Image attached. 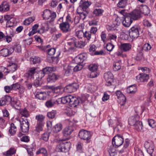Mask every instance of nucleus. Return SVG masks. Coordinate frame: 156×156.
I'll list each match as a JSON object with an SVG mask.
<instances>
[{
    "mask_svg": "<svg viewBox=\"0 0 156 156\" xmlns=\"http://www.w3.org/2000/svg\"><path fill=\"white\" fill-rule=\"evenodd\" d=\"M79 99L76 97L72 95L66 96L55 100L53 99H50L45 103V105L48 108H51L55 104H59L60 103L63 104H68L72 107H75L78 105Z\"/></svg>",
    "mask_w": 156,
    "mask_h": 156,
    "instance_id": "1",
    "label": "nucleus"
},
{
    "mask_svg": "<svg viewBox=\"0 0 156 156\" xmlns=\"http://www.w3.org/2000/svg\"><path fill=\"white\" fill-rule=\"evenodd\" d=\"M71 143L69 142L61 141L57 145L56 150L58 152H66L68 151L71 147Z\"/></svg>",
    "mask_w": 156,
    "mask_h": 156,
    "instance_id": "2",
    "label": "nucleus"
},
{
    "mask_svg": "<svg viewBox=\"0 0 156 156\" xmlns=\"http://www.w3.org/2000/svg\"><path fill=\"white\" fill-rule=\"evenodd\" d=\"M43 18L45 20H48L50 18L49 22H53L56 18V14L55 12H51V10L49 9H45L43 12L42 15Z\"/></svg>",
    "mask_w": 156,
    "mask_h": 156,
    "instance_id": "3",
    "label": "nucleus"
},
{
    "mask_svg": "<svg viewBox=\"0 0 156 156\" xmlns=\"http://www.w3.org/2000/svg\"><path fill=\"white\" fill-rule=\"evenodd\" d=\"M124 138L123 136L118 134L112 139V144L113 145H115V147H118L122 144Z\"/></svg>",
    "mask_w": 156,
    "mask_h": 156,
    "instance_id": "4",
    "label": "nucleus"
},
{
    "mask_svg": "<svg viewBox=\"0 0 156 156\" xmlns=\"http://www.w3.org/2000/svg\"><path fill=\"white\" fill-rule=\"evenodd\" d=\"M140 28L139 27L135 25L130 29L129 30V35L130 37L133 39H136L139 36V32Z\"/></svg>",
    "mask_w": 156,
    "mask_h": 156,
    "instance_id": "5",
    "label": "nucleus"
},
{
    "mask_svg": "<svg viewBox=\"0 0 156 156\" xmlns=\"http://www.w3.org/2000/svg\"><path fill=\"white\" fill-rule=\"evenodd\" d=\"M20 122L22 132L24 133H27L29 129V124L27 119H21L20 120Z\"/></svg>",
    "mask_w": 156,
    "mask_h": 156,
    "instance_id": "6",
    "label": "nucleus"
},
{
    "mask_svg": "<svg viewBox=\"0 0 156 156\" xmlns=\"http://www.w3.org/2000/svg\"><path fill=\"white\" fill-rule=\"evenodd\" d=\"M147 152L152 156L154 149V146L153 142L151 141H148L145 142L144 145Z\"/></svg>",
    "mask_w": 156,
    "mask_h": 156,
    "instance_id": "7",
    "label": "nucleus"
},
{
    "mask_svg": "<svg viewBox=\"0 0 156 156\" xmlns=\"http://www.w3.org/2000/svg\"><path fill=\"white\" fill-rule=\"evenodd\" d=\"M79 136L80 138L87 140L90 139L91 136V133L90 131L85 130H82L79 132Z\"/></svg>",
    "mask_w": 156,
    "mask_h": 156,
    "instance_id": "8",
    "label": "nucleus"
},
{
    "mask_svg": "<svg viewBox=\"0 0 156 156\" xmlns=\"http://www.w3.org/2000/svg\"><path fill=\"white\" fill-rule=\"evenodd\" d=\"M104 78L106 81V84L108 86L111 85L113 82V76L112 74L110 72L105 73L104 74Z\"/></svg>",
    "mask_w": 156,
    "mask_h": 156,
    "instance_id": "9",
    "label": "nucleus"
},
{
    "mask_svg": "<svg viewBox=\"0 0 156 156\" xmlns=\"http://www.w3.org/2000/svg\"><path fill=\"white\" fill-rule=\"evenodd\" d=\"M91 3L90 2L85 0H81L79 7L77 9H82L83 11H86L87 9L91 5Z\"/></svg>",
    "mask_w": 156,
    "mask_h": 156,
    "instance_id": "10",
    "label": "nucleus"
},
{
    "mask_svg": "<svg viewBox=\"0 0 156 156\" xmlns=\"http://www.w3.org/2000/svg\"><path fill=\"white\" fill-rule=\"evenodd\" d=\"M78 87V85L76 83L69 84L64 88V90L66 92L72 93L76 90Z\"/></svg>",
    "mask_w": 156,
    "mask_h": 156,
    "instance_id": "11",
    "label": "nucleus"
},
{
    "mask_svg": "<svg viewBox=\"0 0 156 156\" xmlns=\"http://www.w3.org/2000/svg\"><path fill=\"white\" fill-rule=\"evenodd\" d=\"M37 69V68L35 67L29 68L27 72L24 74V76L30 79L34 78Z\"/></svg>",
    "mask_w": 156,
    "mask_h": 156,
    "instance_id": "12",
    "label": "nucleus"
},
{
    "mask_svg": "<svg viewBox=\"0 0 156 156\" xmlns=\"http://www.w3.org/2000/svg\"><path fill=\"white\" fill-rule=\"evenodd\" d=\"M72 64H66L63 65L65 75L68 76L71 74L73 72V66Z\"/></svg>",
    "mask_w": 156,
    "mask_h": 156,
    "instance_id": "13",
    "label": "nucleus"
},
{
    "mask_svg": "<svg viewBox=\"0 0 156 156\" xmlns=\"http://www.w3.org/2000/svg\"><path fill=\"white\" fill-rule=\"evenodd\" d=\"M141 12L142 11L139 10L134 11L130 13V16L129 17L131 18L132 20H138L141 17Z\"/></svg>",
    "mask_w": 156,
    "mask_h": 156,
    "instance_id": "14",
    "label": "nucleus"
},
{
    "mask_svg": "<svg viewBox=\"0 0 156 156\" xmlns=\"http://www.w3.org/2000/svg\"><path fill=\"white\" fill-rule=\"evenodd\" d=\"M70 24L69 23L62 22L59 24V28L63 33H66L70 30Z\"/></svg>",
    "mask_w": 156,
    "mask_h": 156,
    "instance_id": "15",
    "label": "nucleus"
},
{
    "mask_svg": "<svg viewBox=\"0 0 156 156\" xmlns=\"http://www.w3.org/2000/svg\"><path fill=\"white\" fill-rule=\"evenodd\" d=\"M11 101V97L8 95L5 96L0 99V106H3L9 104Z\"/></svg>",
    "mask_w": 156,
    "mask_h": 156,
    "instance_id": "16",
    "label": "nucleus"
},
{
    "mask_svg": "<svg viewBox=\"0 0 156 156\" xmlns=\"http://www.w3.org/2000/svg\"><path fill=\"white\" fill-rule=\"evenodd\" d=\"M149 76L148 74L141 73L138 76H136V78L138 82H146L149 79Z\"/></svg>",
    "mask_w": 156,
    "mask_h": 156,
    "instance_id": "17",
    "label": "nucleus"
},
{
    "mask_svg": "<svg viewBox=\"0 0 156 156\" xmlns=\"http://www.w3.org/2000/svg\"><path fill=\"white\" fill-rule=\"evenodd\" d=\"M13 51L12 48H10L9 50L7 48H3L0 50V54L1 55L6 57L11 54Z\"/></svg>",
    "mask_w": 156,
    "mask_h": 156,
    "instance_id": "18",
    "label": "nucleus"
},
{
    "mask_svg": "<svg viewBox=\"0 0 156 156\" xmlns=\"http://www.w3.org/2000/svg\"><path fill=\"white\" fill-rule=\"evenodd\" d=\"M139 116L137 115L131 116L129 120V124L131 126H133L135 123L139 121Z\"/></svg>",
    "mask_w": 156,
    "mask_h": 156,
    "instance_id": "19",
    "label": "nucleus"
},
{
    "mask_svg": "<svg viewBox=\"0 0 156 156\" xmlns=\"http://www.w3.org/2000/svg\"><path fill=\"white\" fill-rule=\"evenodd\" d=\"M12 106L16 109H18L21 106V104L19 101H18L15 98H12L10 102Z\"/></svg>",
    "mask_w": 156,
    "mask_h": 156,
    "instance_id": "20",
    "label": "nucleus"
},
{
    "mask_svg": "<svg viewBox=\"0 0 156 156\" xmlns=\"http://www.w3.org/2000/svg\"><path fill=\"white\" fill-rule=\"evenodd\" d=\"M123 20L122 21L123 25L125 27H129L133 21L131 18L129 16H126L124 18H123Z\"/></svg>",
    "mask_w": 156,
    "mask_h": 156,
    "instance_id": "21",
    "label": "nucleus"
},
{
    "mask_svg": "<svg viewBox=\"0 0 156 156\" xmlns=\"http://www.w3.org/2000/svg\"><path fill=\"white\" fill-rule=\"evenodd\" d=\"M73 127L71 126L65 128L63 130L64 136L66 137L69 136L73 132Z\"/></svg>",
    "mask_w": 156,
    "mask_h": 156,
    "instance_id": "22",
    "label": "nucleus"
},
{
    "mask_svg": "<svg viewBox=\"0 0 156 156\" xmlns=\"http://www.w3.org/2000/svg\"><path fill=\"white\" fill-rule=\"evenodd\" d=\"M131 47L132 45L129 43L121 44L120 46L121 50L125 52L129 50Z\"/></svg>",
    "mask_w": 156,
    "mask_h": 156,
    "instance_id": "23",
    "label": "nucleus"
},
{
    "mask_svg": "<svg viewBox=\"0 0 156 156\" xmlns=\"http://www.w3.org/2000/svg\"><path fill=\"white\" fill-rule=\"evenodd\" d=\"M9 9V6L7 2H3L0 5V11L6 12Z\"/></svg>",
    "mask_w": 156,
    "mask_h": 156,
    "instance_id": "24",
    "label": "nucleus"
},
{
    "mask_svg": "<svg viewBox=\"0 0 156 156\" xmlns=\"http://www.w3.org/2000/svg\"><path fill=\"white\" fill-rule=\"evenodd\" d=\"M115 147V145H112L108 148V151L110 156H119V154H118L116 151Z\"/></svg>",
    "mask_w": 156,
    "mask_h": 156,
    "instance_id": "25",
    "label": "nucleus"
},
{
    "mask_svg": "<svg viewBox=\"0 0 156 156\" xmlns=\"http://www.w3.org/2000/svg\"><path fill=\"white\" fill-rule=\"evenodd\" d=\"M43 124L37 123L35 126V129L34 130V134L39 135L40 131H42L43 130Z\"/></svg>",
    "mask_w": 156,
    "mask_h": 156,
    "instance_id": "26",
    "label": "nucleus"
},
{
    "mask_svg": "<svg viewBox=\"0 0 156 156\" xmlns=\"http://www.w3.org/2000/svg\"><path fill=\"white\" fill-rule=\"evenodd\" d=\"M58 76L55 73L49 75L47 78L48 82H53L56 81L58 79Z\"/></svg>",
    "mask_w": 156,
    "mask_h": 156,
    "instance_id": "27",
    "label": "nucleus"
},
{
    "mask_svg": "<svg viewBox=\"0 0 156 156\" xmlns=\"http://www.w3.org/2000/svg\"><path fill=\"white\" fill-rule=\"evenodd\" d=\"M121 61L119 60L114 62L113 65V69L115 71L119 70L121 68Z\"/></svg>",
    "mask_w": 156,
    "mask_h": 156,
    "instance_id": "28",
    "label": "nucleus"
},
{
    "mask_svg": "<svg viewBox=\"0 0 156 156\" xmlns=\"http://www.w3.org/2000/svg\"><path fill=\"white\" fill-rule=\"evenodd\" d=\"M128 0H119L117 5V6L120 8H124L127 5Z\"/></svg>",
    "mask_w": 156,
    "mask_h": 156,
    "instance_id": "29",
    "label": "nucleus"
},
{
    "mask_svg": "<svg viewBox=\"0 0 156 156\" xmlns=\"http://www.w3.org/2000/svg\"><path fill=\"white\" fill-rule=\"evenodd\" d=\"M79 27L80 29L81 30H78L75 33V35L79 38H82L83 37L84 32L83 30H82L83 28L81 25H80Z\"/></svg>",
    "mask_w": 156,
    "mask_h": 156,
    "instance_id": "30",
    "label": "nucleus"
},
{
    "mask_svg": "<svg viewBox=\"0 0 156 156\" xmlns=\"http://www.w3.org/2000/svg\"><path fill=\"white\" fill-rule=\"evenodd\" d=\"M137 91V87L134 84L129 86L127 89V92L130 94H134Z\"/></svg>",
    "mask_w": 156,
    "mask_h": 156,
    "instance_id": "31",
    "label": "nucleus"
},
{
    "mask_svg": "<svg viewBox=\"0 0 156 156\" xmlns=\"http://www.w3.org/2000/svg\"><path fill=\"white\" fill-rule=\"evenodd\" d=\"M45 119V116L42 114H38L36 116L35 119L37 121V123L43 124Z\"/></svg>",
    "mask_w": 156,
    "mask_h": 156,
    "instance_id": "32",
    "label": "nucleus"
},
{
    "mask_svg": "<svg viewBox=\"0 0 156 156\" xmlns=\"http://www.w3.org/2000/svg\"><path fill=\"white\" fill-rule=\"evenodd\" d=\"M75 44V46L78 48H82L87 44V42L85 41H80L76 42H74Z\"/></svg>",
    "mask_w": 156,
    "mask_h": 156,
    "instance_id": "33",
    "label": "nucleus"
},
{
    "mask_svg": "<svg viewBox=\"0 0 156 156\" xmlns=\"http://www.w3.org/2000/svg\"><path fill=\"white\" fill-rule=\"evenodd\" d=\"M80 10L77 9V12L78 14L80 15V18L82 20H83L86 18L87 15L88 14V12L87 11H83V12H81Z\"/></svg>",
    "mask_w": 156,
    "mask_h": 156,
    "instance_id": "34",
    "label": "nucleus"
},
{
    "mask_svg": "<svg viewBox=\"0 0 156 156\" xmlns=\"http://www.w3.org/2000/svg\"><path fill=\"white\" fill-rule=\"evenodd\" d=\"M45 93L44 92H40L36 93V97L40 100H44L45 98Z\"/></svg>",
    "mask_w": 156,
    "mask_h": 156,
    "instance_id": "35",
    "label": "nucleus"
},
{
    "mask_svg": "<svg viewBox=\"0 0 156 156\" xmlns=\"http://www.w3.org/2000/svg\"><path fill=\"white\" fill-rule=\"evenodd\" d=\"M17 129L16 127L13 123H12L10 127L9 130V133L12 135H13L16 133Z\"/></svg>",
    "mask_w": 156,
    "mask_h": 156,
    "instance_id": "36",
    "label": "nucleus"
},
{
    "mask_svg": "<svg viewBox=\"0 0 156 156\" xmlns=\"http://www.w3.org/2000/svg\"><path fill=\"white\" fill-rule=\"evenodd\" d=\"M133 126H134L135 129L138 131H140L142 129L143 127L142 123L140 121L135 123Z\"/></svg>",
    "mask_w": 156,
    "mask_h": 156,
    "instance_id": "37",
    "label": "nucleus"
},
{
    "mask_svg": "<svg viewBox=\"0 0 156 156\" xmlns=\"http://www.w3.org/2000/svg\"><path fill=\"white\" fill-rule=\"evenodd\" d=\"M62 129V125L60 123H58L54 126L53 131L55 133H58Z\"/></svg>",
    "mask_w": 156,
    "mask_h": 156,
    "instance_id": "38",
    "label": "nucleus"
},
{
    "mask_svg": "<svg viewBox=\"0 0 156 156\" xmlns=\"http://www.w3.org/2000/svg\"><path fill=\"white\" fill-rule=\"evenodd\" d=\"M17 66L15 63H12L9 64L8 67V69L11 72H13L15 71L17 68Z\"/></svg>",
    "mask_w": 156,
    "mask_h": 156,
    "instance_id": "39",
    "label": "nucleus"
},
{
    "mask_svg": "<svg viewBox=\"0 0 156 156\" xmlns=\"http://www.w3.org/2000/svg\"><path fill=\"white\" fill-rule=\"evenodd\" d=\"M35 19V17L34 16L30 17L24 21L23 23L25 25H28L34 21Z\"/></svg>",
    "mask_w": 156,
    "mask_h": 156,
    "instance_id": "40",
    "label": "nucleus"
},
{
    "mask_svg": "<svg viewBox=\"0 0 156 156\" xmlns=\"http://www.w3.org/2000/svg\"><path fill=\"white\" fill-rule=\"evenodd\" d=\"M89 69L91 72H96L98 70V66L96 64H92L89 66Z\"/></svg>",
    "mask_w": 156,
    "mask_h": 156,
    "instance_id": "41",
    "label": "nucleus"
},
{
    "mask_svg": "<svg viewBox=\"0 0 156 156\" xmlns=\"http://www.w3.org/2000/svg\"><path fill=\"white\" fill-rule=\"evenodd\" d=\"M126 98L125 95L122 96L121 98H118V101L121 105H123L126 102Z\"/></svg>",
    "mask_w": 156,
    "mask_h": 156,
    "instance_id": "42",
    "label": "nucleus"
},
{
    "mask_svg": "<svg viewBox=\"0 0 156 156\" xmlns=\"http://www.w3.org/2000/svg\"><path fill=\"white\" fill-rule=\"evenodd\" d=\"M30 60L33 64L39 63L40 62V58L37 57L35 56L34 58H30Z\"/></svg>",
    "mask_w": 156,
    "mask_h": 156,
    "instance_id": "43",
    "label": "nucleus"
},
{
    "mask_svg": "<svg viewBox=\"0 0 156 156\" xmlns=\"http://www.w3.org/2000/svg\"><path fill=\"white\" fill-rule=\"evenodd\" d=\"M40 153L44 154L43 156H48V153L47 150L44 148H41L39 149L37 152V154H39Z\"/></svg>",
    "mask_w": 156,
    "mask_h": 156,
    "instance_id": "44",
    "label": "nucleus"
},
{
    "mask_svg": "<svg viewBox=\"0 0 156 156\" xmlns=\"http://www.w3.org/2000/svg\"><path fill=\"white\" fill-rule=\"evenodd\" d=\"M20 113L22 116L26 117H27L29 115L28 111L25 109L21 110Z\"/></svg>",
    "mask_w": 156,
    "mask_h": 156,
    "instance_id": "45",
    "label": "nucleus"
},
{
    "mask_svg": "<svg viewBox=\"0 0 156 156\" xmlns=\"http://www.w3.org/2000/svg\"><path fill=\"white\" fill-rule=\"evenodd\" d=\"M129 140L127 139H126L122 149L120 151L119 153H122L124 151L125 149L129 146Z\"/></svg>",
    "mask_w": 156,
    "mask_h": 156,
    "instance_id": "46",
    "label": "nucleus"
},
{
    "mask_svg": "<svg viewBox=\"0 0 156 156\" xmlns=\"http://www.w3.org/2000/svg\"><path fill=\"white\" fill-rule=\"evenodd\" d=\"M83 35V37L86 38L88 41H90L92 35L89 31H85L84 32Z\"/></svg>",
    "mask_w": 156,
    "mask_h": 156,
    "instance_id": "47",
    "label": "nucleus"
},
{
    "mask_svg": "<svg viewBox=\"0 0 156 156\" xmlns=\"http://www.w3.org/2000/svg\"><path fill=\"white\" fill-rule=\"evenodd\" d=\"M83 67V64H77L75 67L73 66V70L74 72H76L81 70Z\"/></svg>",
    "mask_w": 156,
    "mask_h": 156,
    "instance_id": "48",
    "label": "nucleus"
},
{
    "mask_svg": "<svg viewBox=\"0 0 156 156\" xmlns=\"http://www.w3.org/2000/svg\"><path fill=\"white\" fill-rule=\"evenodd\" d=\"M56 113V111L55 110H52L51 112L48 113L47 116L51 119L54 118Z\"/></svg>",
    "mask_w": 156,
    "mask_h": 156,
    "instance_id": "49",
    "label": "nucleus"
},
{
    "mask_svg": "<svg viewBox=\"0 0 156 156\" xmlns=\"http://www.w3.org/2000/svg\"><path fill=\"white\" fill-rule=\"evenodd\" d=\"M69 40L70 41L68 42H67V44L68 45L70 46H75V44L74 42H76V39L75 37H72L69 39Z\"/></svg>",
    "mask_w": 156,
    "mask_h": 156,
    "instance_id": "50",
    "label": "nucleus"
},
{
    "mask_svg": "<svg viewBox=\"0 0 156 156\" xmlns=\"http://www.w3.org/2000/svg\"><path fill=\"white\" fill-rule=\"evenodd\" d=\"M103 12V10L100 9H96L93 12L94 14L96 16H100L101 15Z\"/></svg>",
    "mask_w": 156,
    "mask_h": 156,
    "instance_id": "51",
    "label": "nucleus"
},
{
    "mask_svg": "<svg viewBox=\"0 0 156 156\" xmlns=\"http://www.w3.org/2000/svg\"><path fill=\"white\" fill-rule=\"evenodd\" d=\"M13 51H14L16 52L19 53L21 52V47L20 44L15 45L13 48H12Z\"/></svg>",
    "mask_w": 156,
    "mask_h": 156,
    "instance_id": "52",
    "label": "nucleus"
},
{
    "mask_svg": "<svg viewBox=\"0 0 156 156\" xmlns=\"http://www.w3.org/2000/svg\"><path fill=\"white\" fill-rule=\"evenodd\" d=\"M143 11L142 13L145 15H147L149 13L150 10L149 8L146 5H145L143 8Z\"/></svg>",
    "mask_w": 156,
    "mask_h": 156,
    "instance_id": "53",
    "label": "nucleus"
},
{
    "mask_svg": "<svg viewBox=\"0 0 156 156\" xmlns=\"http://www.w3.org/2000/svg\"><path fill=\"white\" fill-rule=\"evenodd\" d=\"M114 47V45L112 44L111 43H109L106 45L107 50L110 52H111L112 50Z\"/></svg>",
    "mask_w": 156,
    "mask_h": 156,
    "instance_id": "54",
    "label": "nucleus"
},
{
    "mask_svg": "<svg viewBox=\"0 0 156 156\" xmlns=\"http://www.w3.org/2000/svg\"><path fill=\"white\" fill-rule=\"evenodd\" d=\"M49 136V133H43L41 137V139L45 141H47L48 139Z\"/></svg>",
    "mask_w": 156,
    "mask_h": 156,
    "instance_id": "55",
    "label": "nucleus"
},
{
    "mask_svg": "<svg viewBox=\"0 0 156 156\" xmlns=\"http://www.w3.org/2000/svg\"><path fill=\"white\" fill-rule=\"evenodd\" d=\"M151 48V45L148 43H145L143 46V50L145 51H149L150 50Z\"/></svg>",
    "mask_w": 156,
    "mask_h": 156,
    "instance_id": "56",
    "label": "nucleus"
},
{
    "mask_svg": "<svg viewBox=\"0 0 156 156\" xmlns=\"http://www.w3.org/2000/svg\"><path fill=\"white\" fill-rule=\"evenodd\" d=\"M42 84V82L41 80L36 79L34 81L33 85L36 87L40 86Z\"/></svg>",
    "mask_w": 156,
    "mask_h": 156,
    "instance_id": "57",
    "label": "nucleus"
},
{
    "mask_svg": "<svg viewBox=\"0 0 156 156\" xmlns=\"http://www.w3.org/2000/svg\"><path fill=\"white\" fill-rule=\"evenodd\" d=\"M148 124L151 127L154 128L156 126V123L154 120L152 119H150L148 120Z\"/></svg>",
    "mask_w": 156,
    "mask_h": 156,
    "instance_id": "58",
    "label": "nucleus"
},
{
    "mask_svg": "<svg viewBox=\"0 0 156 156\" xmlns=\"http://www.w3.org/2000/svg\"><path fill=\"white\" fill-rule=\"evenodd\" d=\"M20 85L18 83H16L12 85L11 86V89L14 90H16L20 87Z\"/></svg>",
    "mask_w": 156,
    "mask_h": 156,
    "instance_id": "59",
    "label": "nucleus"
},
{
    "mask_svg": "<svg viewBox=\"0 0 156 156\" xmlns=\"http://www.w3.org/2000/svg\"><path fill=\"white\" fill-rule=\"evenodd\" d=\"M135 156H144L142 151L138 149H136L135 150Z\"/></svg>",
    "mask_w": 156,
    "mask_h": 156,
    "instance_id": "60",
    "label": "nucleus"
},
{
    "mask_svg": "<svg viewBox=\"0 0 156 156\" xmlns=\"http://www.w3.org/2000/svg\"><path fill=\"white\" fill-rule=\"evenodd\" d=\"M55 50L54 48L48 49V54L50 55H54L55 54Z\"/></svg>",
    "mask_w": 156,
    "mask_h": 156,
    "instance_id": "61",
    "label": "nucleus"
},
{
    "mask_svg": "<svg viewBox=\"0 0 156 156\" xmlns=\"http://www.w3.org/2000/svg\"><path fill=\"white\" fill-rule=\"evenodd\" d=\"M101 40L104 42V43H106L107 40L106 35L103 32H101Z\"/></svg>",
    "mask_w": 156,
    "mask_h": 156,
    "instance_id": "62",
    "label": "nucleus"
},
{
    "mask_svg": "<svg viewBox=\"0 0 156 156\" xmlns=\"http://www.w3.org/2000/svg\"><path fill=\"white\" fill-rule=\"evenodd\" d=\"M79 57V55L77 56L75 58L74 60L77 64H83V61H82V59Z\"/></svg>",
    "mask_w": 156,
    "mask_h": 156,
    "instance_id": "63",
    "label": "nucleus"
},
{
    "mask_svg": "<svg viewBox=\"0 0 156 156\" xmlns=\"http://www.w3.org/2000/svg\"><path fill=\"white\" fill-rule=\"evenodd\" d=\"M5 152L7 154H9L11 155V154H13L15 153L16 150L14 148H11L9 150Z\"/></svg>",
    "mask_w": 156,
    "mask_h": 156,
    "instance_id": "64",
    "label": "nucleus"
}]
</instances>
